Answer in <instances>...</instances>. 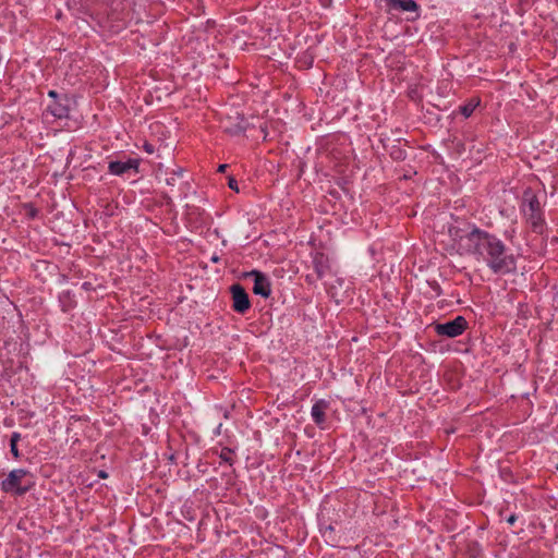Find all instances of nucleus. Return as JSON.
I'll return each instance as SVG.
<instances>
[{"instance_id": "1", "label": "nucleus", "mask_w": 558, "mask_h": 558, "mask_svg": "<svg viewBox=\"0 0 558 558\" xmlns=\"http://www.w3.org/2000/svg\"><path fill=\"white\" fill-rule=\"evenodd\" d=\"M451 234L457 240L458 230L454 233L451 231ZM458 241L460 250L485 260L495 274H509L515 269L513 255L507 254L505 244L496 235L474 228L471 232L459 235Z\"/></svg>"}, {"instance_id": "2", "label": "nucleus", "mask_w": 558, "mask_h": 558, "mask_svg": "<svg viewBox=\"0 0 558 558\" xmlns=\"http://www.w3.org/2000/svg\"><path fill=\"white\" fill-rule=\"evenodd\" d=\"M34 485L29 473L23 469L13 470L1 483L2 490L16 495H23Z\"/></svg>"}, {"instance_id": "3", "label": "nucleus", "mask_w": 558, "mask_h": 558, "mask_svg": "<svg viewBox=\"0 0 558 558\" xmlns=\"http://www.w3.org/2000/svg\"><path fill=\"white\" fill-rule=\"evenodd\" d=\"M466 320L463 316H457L453 320L437 324L435 330L440 336L454 338L460 336L466 328Z\"/></svg>"}, {"instance_id": "4", "label": "nucleus", "mask_w": 558, "mask_h": 558, "mask_svg": "<svg viewBox=\"0 0 558 558\" xmlns=\"http://www.w3.org/2000/svg\"><path fill=\"white\" fill-rule=\"evenodd\" d=\"M527 202L526 207L524 208V214L527 217V220L531 222L534 231H541L542 229V218H541V206L537 197L535 195H531L525 199Z\"/></svg>"}, {"instance_id": "5", "label": "nucleus", "mask_w": 558, "mask_h": 558, "mask_svg": "<svg viewBox=\"0 0 558 558\" xmlns=\"http://www.w3.org/2000/svg\"><path fill=\"white\" fill-rule=\"evenodd\" d=\"M233 310L238 313L244 314L250 307L251 302L244 288L236 283L231 287Z\"/></svg>"}, {"instance_id": "6", "label": "nucleus", "mask_w": 558, "mask_h": 558, "mask_svg": "<svg viewBox=\"0 0 558 558\" xmlns=\"http://www.w3.org/2000/svg\"><path fill=\"white\" fill-rule=\"evenodd\" d=\"M248 277L254 278L253 292L263 298H268L271 293V286L269 279L258 270H252L246 274Z\"/></svg>"}, {"instance_id": "7", "label": "nucleus", "mask_w": 558, "mask_h": 558, "mask_svg": "<svg viewBox=\"0 0 558 558\" xmlns=\"http://www.w3.org/2000/svg\"><path fill=\"white\" fill-rule=\"evenodd\" d=\"M130 170L135 172L138 171V160L137 159H128L125 161H110L109 162V171L111 174L121 175L128 173Z\"/></svg>"}, {"instance_id": "8", "label": "nucleus", "mask_w": 558, "mask_h": 558, "mask_svg": "<svg viewBox=\"0 0 558 558\" xmlns=\"http://www.w3.org/2000/svg\"><path fill=\"white\" fill-rule=\"evenodd\" d=\"M389 10L402 12H415L418 16V5L414 0H386Z\"/></svg>"}, {"instance_id": "9", "label": "nucleus", "mask_w": 558, "mask_h": 558, "mask_svg": "<svg viewBox=\"0 0 558 558\" xmlns=\"http://www.w3.org/2000/svg\"><path fill=\"white\" fill-rule=\"evenodd\" d=\"M314 269L318 278H323L329 268L328 258L323 253H316L313 258Z\"/></svg>"}, {"instance_id": "10", "label": "nucleus", "mask_w": 558, "mask_h": 558, "mask_svg": "<svg viewBox=\"0 0 558 558\" xmlns=\"http://www.w3.org/2000/svg\"><path fill=\"white\" fill-rule=\"evenodd\" d=\"M328 404L326 401L324 400H319L317 401L313 407H312V417L314 420V422L318 425L323 424L325 422V411L327 409Z\"/></svg>"}, {"instance_id": "11", "label": "nucleus", "mask_w": 558, "mask_h": 558, "mask_svg": "<svg viewBox=\"0 0 558 558\" xmlns=\"http://www.w3.org/2000/svg\"><path fill=\"white\" fill-rule=\"evenodd\" d=\"M68 100L64 98L62 100H56L52 105L48 106V110L56 118H65L69 112L68 105L65 104Z\"/></svg>"}, {"instance_id": "12", "label": "nucleus", "mask_w": 558, "mask_h": 558, "mask_svg": "<svg viewBox=\"0 0 558 558\" xmlns=\"http://www.w3.org/2000/svg\"><path fill=\"white\" fill-rule=\"evenodd\" d=\"M480 105V99L473 98L471 99L466 105L460 107V112L465 117L469 118L475 108Z\"/></svg>"}, {"instance_id": "13", "label": "nucleus", "mask_w": 558, "mask_h": 558, "mask_svg": "<svg viewBox=\"0 0 558 558\" xmlns=\"http://www.w3.org/2000/svg\"><path fill=\"white\" fill-rule=\"evenodd\" d=\"M20 439H21V435L19 433L15 432L11 435L10 448H11V452L14 456V458L20 457L19 450H17V442Z\"/></svg>"}, {"instance_id": "14", "label": "nucleus", "mask_w": 558, "mask_h": 558, "mask_svg": "<svg viewBox=\"0 0 558 558\" xmlns=\"http://www.w3.org/2000/svg\"><path fill=\"white\" fill-rule=\"evenodd\" d=\"M220 459L228 463L229 465H232L233 463V451L229 448H222L220 452Z\"/></svg>"}, {"instance_id": "15", "label": "nucleus", "mask_w": 558, "mask_h": 558, "mask_svg": "<svg viewBox=\"0 0 558 558\" xmlns=\"http://www.w3.org/2000/svg\"><path fill=\"white\" fill-rule=\"evenodd\" d=\"M181 174H182V171H181V170H179L178 172H177V171H173V172H172V173H170V175L166 179V183H167L168 185H171V186L175 185L177 178H178L179 175H181Z\"/></svg>"}, {"instance_id": "16", "label": "nucleus", "mask_w": 558, "mask_h": 558, "mask_svg": "<svg viewBox=\"0 0 558 558\" xmlns=\"http://www.w3.org/2000/svg\"><path fill=\"white\" fill-rule=\"evenodd\" d=\"M228 185L231 190L239 192L238 182L234 178H232V177L229 178Z\"/></svg>"}, {"instance_id": "17", "label": "nucleus", "mask_w": 558, "mask_h": 558, "mask_svg": "<svg viewBox=\"0 0 558 558\" xmlns=\"http://www.w3.org/2000/svg\"><path fill=\"white\" fill-rule=\"evenodd\" d=\"M144 149L148 153V154H153L155 151L154 149V146L149 143H145L144 145Z\"/></svg>"}, {"instance_id": "18", "label": "nucleus", "mask_w": 558, "mask_h": 558, "mask_svg": "<svg viewBox=\"0 0 558 558\" xmlns=\"http://www.w3.org/2000/svg\"><path fill=\"white\" fill-rule=\"evenodd\" d=\"M517 520V517L514 514H511L508 519H507V522L509 524H513Z\"/></svg>"}, {"instance_id": "19", "label": "nucleus", "mask_w": 558, "mask_h": 558, "mask_svg": "<svg viewBox=\"0 0 558 558\" xmlns=\"http://www.w3.org/2000/svg\"><path fill=\"white\" fill-rule=\"evenodd\" d=\"M227 167H228V165H220V166L218 167V171H219V172H225V171H226V169H227Z\"/></svg>"}, {"instance_id": "20", "label": "nucleus", "mask_w": 558, "mask_h": 558, "mask_svg": "<svg viewBox=\"0 0 558 558\" xmlns=\"http://www.w3.org/2000/svg\"><path fill=\"white\" fill-rule=\"evenodd\" d=\"M48 95H49L50 97H52V98H57V96H58V95H57V93H56L54 90H50V92L48 93Z\"/></svg>"}, {"instance_id": "21", "label": "nucleus", "mask_w": 558, "mask_h": 558, "mask_svg": "<svg viewBox=\"0 0 558 558\" xmlns=\"http://www.w3.org/2000/svg\"><path fill=\"white\" fill-rule=\"evenodd\" d=\"M557 469H558V464H557Z\"/></svg>"}]
</instances>
